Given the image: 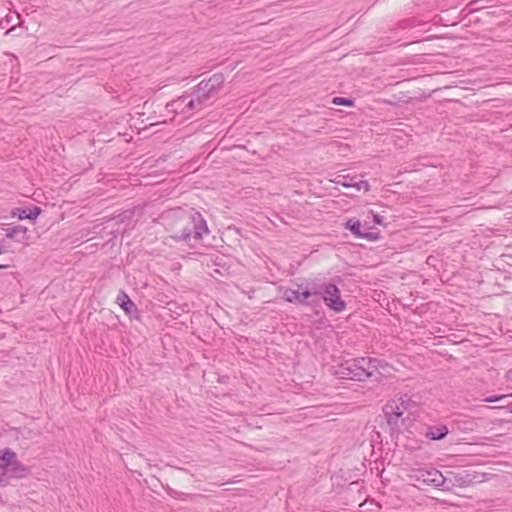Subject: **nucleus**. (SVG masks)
Instances as JSON below:
<instances>
[{
  "mask_svg": "<svg viewBox=\"0 0 512 512\" xmlns=\"http://www.w3.org/2000/svg\"><path fill=\"white\" fill-rule=\"evenodd\" d=\"M313 293L312 285L297 284L295 288L289 287L283 289L282 297L289 303L311 305L315 303Z\"/></svg>",
  "mask_w": 512,
  "mask_h": 512,
  "instance_id": "nucleus-5",
  "label": "nucleus"
},
{
  "mask_svg": "<svg viewBox=\"0 0 512 512\" xmlns=\"http://www.w3.org/2000/svg\"><path fill=\"white\" fill-rule=\"evenodd\" d=\"M204 102L205 101L199 97L197 91H195L193 96H182L169 102L166 105V108L177 114H188L191 111L200 108Z\"/></svg>",
  "mask_w": 512,
  "mask_h": 512,
  "instance_id": "nucleus-6",
  "label": "nucleus"
},
{
  "mask_svg": "<svg viewBox=\"0 0 512 512\" xmlns=\"http://www.w3.org/2000/svg\"><path fill=\"white\" fill-rule=\"evenodd\" d=\"M507 396L508 395H494V396H490V397L485 398L484 401L488 402V403L497 402V401H500V400L504 399Z\"/></svg>",
  "mask_w": 512,
  "mask_h": 512,
  "instance_id": "nucleus-18",
  "label": "nucleus"
},
{
  "mask_svg": "<svg viewBox=\"0 0 512 512\" xmlns=\"http://www.w3.org/2000/svg\"><path fill=\"white\" fill-rule=\"evenodd\" d=\"M333 182L337 185H341L346 188H355L358 191L363 190V191L367 192L370 189V185L367 181H365V180L356 181L355 177H350L347 175H338L335 177Z\"/></svg>",
  "mask_w": 512,
  "mask_h": 512,
  "instance_id": "nucleus-9",
  "label": "nucleus"
},
{
  "mask_svg": "<svg viewBox=\"0 0 512 512\" xmlns=\"http://www.w3.org/2000/svg\"><path fill=\"white\" fill-rule=\"evenodd\" d=\"M415 405L414 401L408 395H402L390 400L383 408L389 425H397L399 418L405 411Z\"/></svg>",
  "mask_w": 512,
  "mask_h": 512,
  "instance_id": "nucleus-4",
  "label": "nucleus"
},
{
  "mask_svg": "<svg viewBox=\"0 0 512 512\" xmlns=\"http://www.w3.org/2000/svg\"><path fill=\"white\" fill-rule=\"evenodd\" d=\"M345 227L349 229L355 236L367 238L368 234L361 232V223L358 220L349 219L345 223Z\"/></svg>",
  "mask_w": 512,
  "mask_h": 512,
  "instance_id": "nucleus-16",
  "label": "nucleus"
},
{
  "mask_svg": "<svg viewBox=\"0 0 512 512\" xmlns=\"http://www.w3.org/2000/svg\"><path fill=\"white\" fill-rule=\"evenodd\" d=\"M5 236L9 239H15L19 242L27 240V228L21 225L5 229Z\"/></svg>",
  "mask_w": 512,
  "mask_h": 512,
  "instance_id": "nucleus-12",
  "label": "nucleus"
},
{
  "mask_svg": "<svg viewBox=\"0 0 512 512\" xmlns=\"http://www.w3.org/2000/svg\"><path fill=\"white\" fill-rule=\"evenodd\" d=\"M16 458L17 454L10 448L0 450V475L7 476V470Z\"/></svg>",
  "mask_w": 512,
  "mask_h": 512,
  "instance_id": "nucleus-10",
  "label": "nucleus"
},
{
  "mask_svg": "<svg viewBox=\"0 0 512 512\" xmlns=\"http://www.w3.org/2000/svg\"><path fill=\"white\" fill-rule=\"evenodd\" d=\"M12 30H13V28H12V29H8V31L6 32V34H9Z\"/></svg>",
  "mask_w": 512,
  "mask_h": 512,
  "instance_id": "nucleus-22",
  "label": "nucleus"
},
{
  "mask_svg": "<svg viewBox=\"0 0 512 512\" xmlns=\"http://www.w3.org/2000/svg\"><path fill=\"white\" fill-rule=\"evenodd\" d=\"M225 81L224 75L216 73L212 75L208 80H202L196 88L199 97L205 102L215 94L223 85Z\"/></svg>",
  "mask_w": 512,
  "mask_h": 512,
  "instance_id": "nucleus-8",
  "label": "nucleus"
},
{
  "mask_svg": "<svg viewBox=\"0 0 512 512\" xmlns=\"http://www.w3.org/2000/svg\"><path fill=\"white\" fill-rule=\"evenodd\" d=\"M41 213V209L38 206L33 207V209L26 208H16L13 212V216H17L18 219H30L35 220Z\"/></svg>",
  "mask_w": 512,
  "mask_h": 512,
  "instance_id": "nucleus-13",
  "label": "nucleus"
},
{
  "mask_svg": "<svg viewBox=\"0 0 512 512\" xmlns=\"http://www.w3.org/2000/svg\"><path fill=\"white\" fill-rule=\"evenodd\" d=\"M333 103L337 104V105H345V106H352L353 105V101L352 100L347 99V98H342V97L334 98Z\"/></svg>",
  "mask_w": 512,
  "mask_h": 512,
  "instance_id": "nucleus-17",
  "label": "nucleus"
},
{
  "mask_svg": "<svg viewBox=\"0 0 512 512\" xmlns=\"http://www.w3.org/2000/svg\"><path fill=\"white\" fill-rule=\"evenodd\" d=\"M29 474V469L23 465L18 458L15 459L12 466L7 470V476L15 479L25 478Z\"/></svg>",
  "mask_w": 512,
  "mask_h": 512,
  "instance_id": "nucleus-11",
  "label": "nucleus"
},
{
  "mask_svg": "<svg viewBox=\"0 0 512 512\" xmlns=\"http://www.w3.org/2000/svg\"><path fill=\"white\" fill-rule=\"evenodd\" d=\"M8 476H2L0 475V486L4 487L8 485Z\"/></svg>",
  "mask_w": 512,
  "mask_h": 512,
  "instance_id": "nucleus-20",
  "label": "nucleus"
},
{
  "mask_svg": "<svg viewBox=\"0 0 512 512\" xmlns=\"http://www.w3.org/2000/svg\"><path fill=\"white\" fill-rule=\"evenodd\" d=\"M372 216H373V220L376 224H379L381 225L383 223V217L378 215V214H374L372 211L369 212Z\"/></svg>",
  "mask_w": 512,
  "mask_h": 512,
  "instance_id": "nucleus-19",
  "label": "nucleus"
},
{
  "mask_svg": "<svg viewBox=\"0 0 512 512\" xmlns=\"http://www.w3.org/2000/svg\"><path fill=\"white\" fill-rule=\"evenodd\" d=\"M313 299L315 302L321 298L325 305L334 312L340 313L345 310L346 303L341 298L339 288L331 282L313 283Z\"/></svg>",
  "mask_w": 512,
  "mask_h": 512,
  "instance_id": "nucleus-3",
  "label": "nucleus"
},
{
  "mask_svg": "<svg viewBox=\"0 0 512 512\" xmlns=\"http://www.w3.org/2000/svg\"><path fill=\"white\" fill-rule=\"evenodd\" d=\"M391 367L375 358H357L346 360L334 367L333 374L338 378L364 381L372 379L381 382L390 375Z\"/></svg>",
  "mask_w": 512,
  "mask_h": 512,
  "instance_id": "nucleus-2",
  "label": "nucleus"
},
{
  "mask_svg": "<svg viewBox=\"0 0 512 512\" xmlns=\"http://www.w3.org/2000/svg\"><path fill=\"white\" fill-rule=\"evenodd\" d=\"M448 434V429L446 426H434L430 427L426 432V437L431 440H440L443 439Z\"/></svg>",
  "mask_w": 512,
  "mask_h": 512,
  "instance_id": "nucleus-15",
  "label": "nucleus"
},
{
  "mask_svg": "<svg viewBox=\"0 0 512 512\" xmlns=\"http://www.w3.org/2000/svg\"><path fill=\"white\" fill-rule=\"evenodd\" d=\"M161 219L175 240H187L191 236L200 240L209 232L205 219L194 209H172L163 213Z\"/></svg>",
  "mask_w": 512,
  "mask_h": 512,
  "instance_id": "nucleus-1",
  "label": "nucleus"
},
{
  "mask_svg": "<svg viewBox=\"0 0 512 512\" xmlns=\"http://www.w3.org/2000/svg\"><path fill=\"white\" fill-rule=\"evenodd\" d=\"M0 254H2V250L0 249Z\"/></svg>",
  "mask_w": 512,
  "mask_h": 512,
  "instance_id": "nucleus-25",
  "label": "nucleus"
},
{
  "mask_svg": "<svg viewBox=\"0 0 512 512\" xmlns=\"http://www.w3.org/2000/svg\"><path fill=\"white\" fill-rule=\"evenodd\" d=\"M2 268H6V266L5 265H0V269H2Z\"/></svg>",
  "mask_w": 512,
  "mask_h": 512,
  "instance_id": "nucleus-23",
  "label": "nucleus"
},
{
  "mask_svg": "<svg viewBox=\"0 0 512 512\" xmlns=\"http://www.w3.org/2000/svg\"><path fill=\"white\" fill-rule=\"evenodd\" d=\"M116 301L127 314H132L134 311H136L135 304L131 301L125 292L121 291L118 294Z\"/></svg>",
  "mask_w": 512,
  "mask_h": 512,
  "instance_id": "nucleus-14",
  "label": "nucleus"
},
{
  "mask_svg": "<svg viewBox=\"0 0 512 512\" xmlns=\"http://www.w3.org/2000/svg\"><path fill=\"white\" fill-rule=\"evenodd\" d=\"M508 396L512 397V393H511V394H509Z\"/></svg>",
  "mask_w": 512,
  "mask_h": 512,
  "instance_id": "nucleus-24",
  "label": "nucleus"
},
{
  "mask_svg": "<svg viewBox=\"0 0 512 512\" xmlns=\"http://www.w3.org/2000/svg\"><path fill=\"white\" fill-rule=\"evenodd\" d=\"M507 408L512 413V405H508Z\"/></svg>",
  "mask_w": 512,
  "mask_h": 512,
  "instance_id": "nucleus-21",
  "label": "nucleus"
},
{
  "mask_svg": "<svg viewBox=\"0 0 512 512\" xmlns=\"http://www.w3.org/2000/svg\"><path fill=\"white\" fill-rule=\"evenodd\" d=\"M409 478L421 482L427 485H433L435 487L443 486L445 483V477L437 469H412L409 474Z\"/></svg>",
  "mask_w": 512,
  "mask_h": 512,
  "instance_id": "nucleus-7",
  "label": "nucleus"
}]
</instances>
